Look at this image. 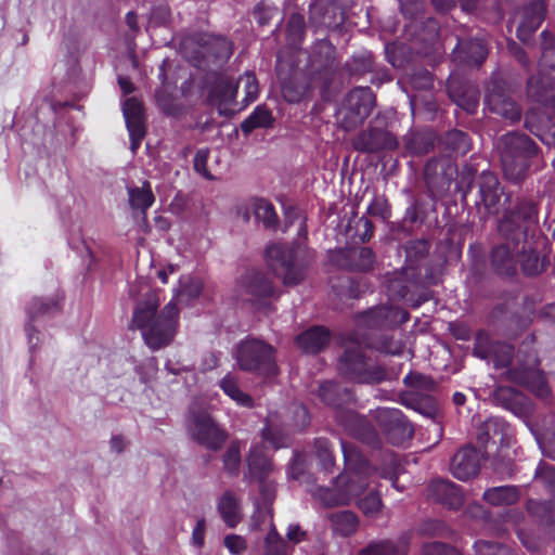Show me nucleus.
Here are the masks:
<instances>
[{"label":"nucleus","instance_id":"obj_54","mask_svg":"<svg viewBox=\"0 0 555 555\" xmlns=\"http://www.w3.org/2000/svg\"><path fill=\"white\" fill-rule=\"evenodd\" d=\"M401 464L396 455H387L384 465L379 468V476L392 482V486L398 488L397 479L401 472Z\"/></svg>","mask_w":555,"mask_h":555},{"label":"nucleus","instance_id":"obj_52","mask_svg":"<svg viewBox=\"0 0 555 555\" xmlns=\"http://www.w3.org/2000/svg\"><path fill=\"white\" fill-rule=\"evenodd\" d=\"M418 532L422 535L446 538L451 534V529L441 520L428 519L420 525Z\"/></svg>","mask_w":555,"mask_h":555},{"label":"nucleus","instance_id":"obj_46","mask_svg":"<svg viewBox=\"0 0 555 555\" xmlns=\"http://www.w3.org/2000/svg\"><path fill=\"white\" fill-rule=\"evenodd\" d=\"M203 282L197 276H184L180 280V288L177 294L179 301H190L197 298L203 291Z\"/></svg>","mask_w":555,"mask_h":555},{"label":"nucleus","instance_id":"obj_27","mask_svg":"<svg viewBox=\"0 0 555 555\" xmlns=\"http://www.w3.org/2000/svg\"><path fill=\"white\" fill-rule=\"evenodd\" d=\"M237 86L224 75L217 77L210 90V100L221 115H231L240 109L235 102Z\"/></svg>","mask_w":555,"mask_h":555},{"label":"nucleus","instance_id":"obj_10","mask_svg":"<svg viewBox=\"0 0 555 555\" xmlns=\"http://www.w3.org/2000/svg\"><path fill=\"white\" fill-rule=\"evenodd\" d=\"M361 336L354 333L350 344L346 346L339 359L338 370L347 378L365 384H378L386 379V371L363 350Z\"/></svg>","mask_w":555,"mask_h":555},{"label":"nucleus","instance_id":"obj_61","mask_svg":"<svg viewBox=\"0 0 555 555\" xmlns=\"http://www.w3.org/2000/svg\"><path fill=\"white\" fill-rule=\"evenodd\" d=\"M373 68V57L370 52H360L352 59L351 70L358 74L371 72Z\"/></svg>","mask_w":555,"mask_h":555},{"label":"nucleus","instance_id":"obj_18","mask_svg":"<svg viewBox=\"0 0 555 555\" xmlns=\"http://www.w3.org/2000/svg\"><path fill=\"white\" fill-rule=\"evenodd\" d=\"M352 0H314L310 5V22L318 28L335 27L344 22L345 10Z\"/></svg>","mask_w":555,"mask_h":555},{"label":"nucleus","instance_id":"obj_29","mask_svg":"<svg viewBox=\"0 0 555 555\" xmlns=\"http://www.w3.org/2000/svg\"><path fill=\"white\" fill-rule=\"evenodd\" d=\"M546 7L542 1H534L524 7L516 28L517 38L527 42L545 18Z\"/></svg>","mask_w":555,"mask_h":555},{"label":"nucleus","instance_id":"obj_11","mask_svg":"<svg viewBox=\"0 0 555 555\" xmlns=\"http://www.w3.org/2000/svg\"><path fill=\"white\" fill-rule=\"evenodd\" d=\"M234 357L244 372L264 378L274 377L279 373L276 350L262 339L246 337L236 345Z\"/></svg>","mask_w":555,"mask_h":555},{"label":"nucleus","instance_id":"obj_12","mask_svg":"<svg viewBox=\"0 0 555 555\" xmlns=\"http://www.w3.org/2000/svg\"><path fill=\"white\" fill-rule=\"evenodd\" d=\"M541 39L542 54L539 62L540 74L531 76L528 79L527 95L534 102L552 107L555 118V88L552 85V78L542 73L546 67H555V64L552 62L554 55V38L544 30L541 34Z\"/></svg>","mask_w":555,"mask_h":555},{"label":"nucleus","instance_id":"obj_41","mask_svg":"<svg viewBox=\"0 0 555 555\" xmlns=\"http://www.w3.org/2000/svg\"><path fill=\"white\" fill-rule=\"evenodd\" d=\"M335 532L340 535L348 537L356 532L359 519L357 515L351 511H340L330 515Z\"/></svg>","mask_w":555,"mask_h":555},{"label":"nucleus","instance_id":"obj_1","mask_svg":"<svg viewBox=\"0 0 555 555\" xmlns=\"http://www.w3.org/2000/svg\"><path fill=\"white\" fill-rule=\"evenodd\" d=\"M509 202L498 230L503 241L512 242L517 250V266L527 275H538L546 267L547 240L537 232L538 211L528 199L517 198L512 203L508 195L503 204Z\"/></svg>","mask_w":555,"mask_h":555},{"label":"nucleus","instance_id":"obj_22","mask_svg":"<svg viewBox=\"0 0 555 555\" xmlns=\"http://www.w3.org/2000/svg\"><path fill=\"white\" fill-rule=\"evenodd\" d=\"M122 113L131 140V151L135 153L145 137V118L142 103L135 98H128L122 104Z\"/></svg>","mask_w":555,"mask_h":555},{"label":"nucleus","instance_id":"obj_25","mask_svg":"<svg viewBox=\"0 0 555 555\" xmlns=\"http://www.w3.org/2000/svg\"><path fill=\"white\" fill-rule=\"evenodd\" d=\"M512 439L513 429L501 417H490L478 427L477 440L485 448L490 443L496 447H507Z\"/></svg>","mask_w":555,"mask_h":555},{"label":"nucleus","instance_id":"obj_34","mask_svg":"<svg viewBox=\"0 0 555 555\" xmlns=\"http://www.w3.org/2000/svg\"><path fill=\"white\" fill-rule=\"evenodd\" d=\"M409 541L408 534L400 538L398 545L390 540L372 541L359 552V555H406Z\"/></svg>","mask_w":555,"mask_h":555},{"label":"nucleus","instance_id":"obj_38","mask_svg":"<svg viewBox=\"0 0 555 555\" xmlns=\"http://www.w3.org/2000/svg\"><path fill=\"white\" fill-rule=\"evenodd\" d=\"M219 387L237 405L248 409L254 406V399L240 388L237 379L232 374H227L223 378H221L219 382Z\"/></svg>","mask_w":555,"mask_h":555},{"label":"nucleus","instance_id":"obj_26","mask_svg":"<svg viewBox=\"0 0 555 555\" xmlns=\"http://www.w3.org/2000/svg\"><path fill=\"white\" fill-rule=\"evenodd\" d=\"M477 184L480 198L477 205H483L488 214H498L502 206L501 197L504 195L498 177L490 171H482Z\"/></svg>","mask_w":555,"mask_h":555},{"label":"nucleus","instance_id":"obj_56","mask_svg":"<svg viewBox=\"0 0 555 555\" xmlns=\"http://www.w3.org/2000/svg\"><path fill=\"white\" fill-rule=\"evenodd\" d=\"M240 463H241L240 444L237 442H232L223 455L224 469L229 474L235 475L238 470Z\"/></svg>","mask_w":555,"mask_h":555},{"label":"nucleus","instance_id":"obj_3","mask_svg":"<svg viewBox=\"0 0 555 555\" xmlns=\"http://www.w3.org/2000/svg\"><path fill=\"white\" fill-rule=\"evenodd\" d=\"M430 243L425 238L409 241L404 247L405 266L397 276L389 280L387 291L392 300H402L413 308L430 299L428 285L436 283L425 264Z\"/></svg>","mask_w":555,"mask_h":555},{"label":"nucleus","instance_id":"obj_14","mask_svg":"<svg viewBox=\"0 0 555 555\" xmlns=\"http://www.w3.org/2000/svg\"><path fill=\"white\" fill-rule=\"evenodd\" d=\"M374 104L375 95L369 87L352 89L338 109L341 127L347 131L356 129L369 117Z\"/></svg>","mask_w":555,"mask_h":555},{"label":"nucleus","instance_id":"obj_19","mask_svg":"<svg viewBox=\"0 0 555 555\" xmlns=\"http://www.w3.org/2000/svg\"><path fill=\"white\" fill-rule=\"evenodd\" d=\"M330 261L340 269L369 271L373 268L375 256L369 247H351L331 251Z\"/></svg>","mask_w":555,"mask_h":555},{"label":"nucleus","instance_id":"obj_21","mask_svg":"<svg viewBox=\"0 0 555 555\" xmlns=\"http://www.w3.org/2000/svg\"><path fill=\"white\" fill-rule=\"evenodd\" d=\"M240 292L245 300L260 302L274 296L272 282L260 271L249 270L240 280Z\"/></svg>","mask_w":555,"mask_h":555},{"label":"nucleus","instance_id":"obj_31","mask_svg":"<svg viewBox=\"0 0 555 555\" xmlns=\"http://www.w3.org/2000/svg\"><path fill=\"white\" fill-rule=\"evenodd\" d=\"M480 468L479 454L475 448L465 447L459 450L451 461V472L459 480L475 477Z\"/></svg>","mask_w":555,"mask_h":555},{"label":"nucleus","instance_id":"obj_16","mask_svg":"<svg viewBox=\"0 0 555 555\" xmlns=\"http://www.w3.org/2000/svg\"><path fill=\"white\" fill-rule=\"evenodd\" d=\"M485 105L490 112L500 115L511 122L520 119L521 109L511 98L507 85L502 78H491L487 85Z\"/></svg>","mask_w":555,"mask_h":555},{"label":"nucleus","instance_id":"obj_15","mask_svg":"<svg viewBox=\"0 0 555 555\" xmlns=\"http://www.w3.org/2000/svg\"><path fill=\"white\" fill-rule=\"evenodd\" d=\"M196 54L195 66L216 73L231 56L232 47L224 37L207 34L201 37Z\"/></svg>","mask_w":555,"mask_h":555},{"label":"nucleus","instance_id":"obj_7","mask_svg":"<svg viewBox=\"0 0 555 555\" xmlns=\"http://www.w3.org/2000/svg\"><path fill=\"white\" fill-rule=\"evenodd\" d=\"M409 313L393 306L374 307L358 317L357 335L361 336L363 344L376 348L387 354L398 356L403 352L401 340L388 335H377L376 331L392 330L409 320Z\"/></svg>","mask_w":555,"mask_h":555},{"label":"nucleus","instance_id":"obj_28","mask_svg":"<svg viewBox=\"0 0 555 555\" xmlns=\"http://www.w3.org/2000/svg\"><path fill=\"white\" fill-rule=\"evenodd\" d=\"M454 61L466 65L479 66L488 55V47L483 38L457 39V44L452 51Z\"/></svg>","mask_w":555,"mask_h":555},{"label":"nucleus","instance_id":"obj_6","mask_svg":"<svg viewBox=\"0 0 555 555\" xmlns=\"http://www.w3.org/2000/svg\"><path fill=\"white\" fill-rule=\"evenodd\" d=\"M297 225V238L291 248L283 244H273L266 250L271 270L283 280L285 285H296L305 276V269L313 258V254L305 244L307 238L306 217L294 212V220L286 221V227Z\"/></svg>","mask_w":555,"mask_h":555},{"label":"nucleus","instance_id":"obj_60","mask_svg":"<svg viewBox=\"0 0 555 555\" xmlns=\"http://www.w3.org/2000/svg\"><path fill=\"white\" fill-rule=\"evenodd\" d=\"M367 214L379 217L384 220L390 217V209L387 199L384 196H375L367 207Z\"/></svg>","mask_w":555,"mask_h":555},{"label":"nucleus","instance_id":"obj_62","mask_svg":"<svg viewBox=\"0 0 555 555\" xmlns=\"http://www.w3.org/2000/svg\"><path fill=\"white\" fill-rule=\"evenodd\" d=\"M439 36V23L434 18H428L425 23L422 33L417 35L420 40L433 44Z\"/></svg>","mask_w":555,"mask_h":555},{"label":"nucleus","instance_id":"obj_58","mask_svg":"<svg viewBox=\"0 0 555 555\" xmlns=\"http://www.w3.org/2000/svg\"><path fill=\"white\" fill-rule=\"evenodd\" d=\"M358 507L366 516H375L382 507V500L378 493L371 492L358 502Z\"/></svg>","mask_w":555,"mask_h":555},{"label":"nucleus","instance_id":"obj_43","mask_svg":"<svg viewBox=\"0 0 555 555\" xmlns=\"http://www.w3.org/2000/svg\"><path fill=\"white\" fill-rule=\"evenodd\" d=\"M273 118L270 111L262 106H257L249 117L242 122L241 129L244 133L248 134L256 128L270 127Z\"/></svg>","mask_w":555,"mask_h":555},{"label":"nucleus","instance_id":"obj_57","mask_svg":"<svg viewBox=\"0 0 555 555\" xmlns=\"http://www.w3.org/2000/svg\"><path fill=\"white\" fill-rule=\"evenodd\" d=\"M266 555H287L288 547L275 529H272L268 533L266 538Z\"/></svg>","mask_w":555,"mask_h":555},{"label":"nucleus","instance_id":"obj_63","mask_svg":"<svg viewBox=\"0 0 555 555\" xmlns=\"http://www.w3.org/2000/svg\"><path fill=\"white\" fill-rule=\"evenodd\" d=\"M411 82L417 89H429L433 87V76L426 69H418L412 74Z\"/></svg>","mask_w":555,"mask_h":555},{"label":"nucleus","instance_id":"obj_5","mask_svg":"<svg viewBox=\"0 0 555 555\" xmlns=\"http://www.w3.org/2000/svg\"><path fill=\"white\" fill-rule=\"evenodd\" d=\"M345 473L332 487H318L312 494L325 506L347 505L369 487L372 468L356 446L341 441Z\"/></svg>","mask_w":555,"mask_h":555},{"label":"nucleus","instance_id":"obj_51","mask_svg":"<svg viewBox=\"0 0 555 555\" xmlns=\"http://www.w3.org/2000/svg\"><path fill=\"white\" fill-rule=\"evenodd\" d=\"M495 399L501 401L506 409L513 412H516V405L521 404L525 401L524 396L509 387L498 388L495 391Z\"/></svg>","mask_w":555,"mask_h":555},{"label":"nucleus","instance_id":"obj_55","mask_svg":"<svg viewBox=\"0 0 555 555\" xmlns=\"http://www.w3.org/2000/svg\"><path fill=\"white\" fill-rule=\"evenodd\" d=\"M237 88L243 86L245 92V106L249 103L254 102L258 95V82L253 73H245L242 77H240L237 83L235 85Z\"/></svg>","mask_w":555,"mask_h":555},{"label":"nucleus","instance_id":"obj_42","mask_svg":"<svg viewBox=\"0 0 555 555\" xmlns=\"http://www.w3.org/2000/svg\"><path fill=\"white\" fill-rule=\"evenodd\" d=\"M442 144L446 150L456 155H465L469 152L472 145L468 134L456 129L444 134Z\"/></svg>","mask_w":555,"mask_h":555},{"label":"nucleus","instance_id":"obj_9","mask_svg":"<svg viewBox=\"0 0 555 555\" xmlns=\"http://www.w3.org/2000/svg\"><path fill=\"white\" fill-rule=\"evenodd\" d=\"M496 147L505 179L513 183L524 181L538 145L525 133L509 132L498 140Z\"/></svg>","mask_w":555,"mask_h":555},{"label":"nucleus","instance_id":"obj_32","mask_svg":"<svg viewBox=\"0 0 555 555\" xmlns=\"http://www.w3.org/2000/svg\"><path fill=\"white\" fill-rule=\"evenodd\" d=\"M491 263L498 274L514 275L517 271V250L514 249L513 243L504 241L494 246L491 253Z\"/></svg>","mask_w":555,"mask_h":555},{"label":"nucleus","instance_id":"obj_35","mask_svg":"<svg viewBox=\"0 0 555 555\" xmlns=\"http://www.w3.org/2000/svg\"><path fill=\"white\" fill-rule=\"evenodd\" d=\"M248 474L250 478L262 479L270 476L273 466L266 456L262 446H254L247 457Z\"/></svg>","mask_w":555,"mask_h":555},{"label":"nucleus","instance_id":"obj_37","mask_svg":"<svg viewBox=\"0 0 555 555\" xmlns=\"http://www.w3.org/2000/svg\"><path fill=\"white\" fill-rule=\"evenodd\" d=\"M330 341V333L322 326H314L297 337V344L306 352L315 353L322 350Z\"/></svg>","mask_w":555,"mask_h":555},{"label":"nucleus","instance_id":"obj_64","mask_svg":"<svg viewBox=\"0 0 555 555\" xmlns=\"http://www.w3.org/2000/svg\"><path fill=\"white\" fill-rule=\"evenodd\" d=\"M224 546L233 555H241L246 550V542L241 535L229 534L224 538Z\"/></svg>","mask_w":555,"mask_h":555},{"label":"nucleus","instance_id":"obj_36","mask_svg":"<svg viewBox=\"0 0 555 555\" xmlns=\"http://www.w3.org/2000/svg\"><path fill=\"white\" fill-rule=\"evenodd\" d=\"M520 498L516 486H499L487 489L482 499L492 506H508L518 502Z\"/></svg>","mask_w":555,"mask_h":555},{"label":"nucleus","instance_id":"obj_23","mask_svg":"<svg viewBox=\"0 0 555 555\" xmlns=\"http://www.w3.org/2000/svg\"><path fill=\"white\" fill-rule=\"evenodd\" d=\"M27 322L25 332L28 339L29 349L33 351L40 343V333L36 330L34 323L40 317L53 315L59 311V302L55 299L34 298L27 306Z\"/></svg>","mask_w":555,"mask_h":555},{"label":"nucleus","instance_id":"obj_59","mask_svg":"<svg viewBox=\"0 0 555 555\" xmlns=\"http://www.w3.org/2000/svg\"><path fill=\"white\" fill-rule=\"evenodd\" d=\"M421 555H461V553L446 543L430 542L423 545Z\"/></svg>","mask_w":555,"mask_h":555},{"label":"nucleus","instance_id":"obj_30","mask_svg":"<svg viewBox=\"0 0 555 555\" xmlns=\"http://www.w3.org/2000/svg\"><path fill=\"white\" fill-rule=\"evenodd\" d=\"M448 92L451 100L467 113L473 114L476 111L479 90L474 83L452 77L448 81Z\"/></svg>","mask_w":555,"mask_h":555},{"label":"nucleus","instance_id":"obj_4","mask_svg":"<svg viewBox=\"0 0 555 555\" xmlns=\"http://www.w3.org/2000/svg\"><path fill=\"white\" fill-rule=\"evenodd\" d=\"M159 304L158 292L149 291L138 300L132 314V325L141 331L145 344L152 350L168 346L178 326L179 310L173 300L160 311H158Z\"/></svg>","mask_w":555,"mask_h":555},{"label":"nucleus","instance_id":"obj_2","mask_svg":"<svg viewBox=\"0 0 555 555\" xmlns=\"http://www.w3.org/2000/svg\"><path fill=\"white\" fill-rule=\"evenodd\" d=\"M482 360L492 362L494 367H507L506 377L515 384L524 386L535 396L544 398L550 390L543 373L539 370L537 353L524 345L515 358L513 347L508 344L492 341L485 332H479L473 350Z\"/></svg>","mask_w":555,"mask_h":555},{"label":"nucleus","instance_id":"obj_40","mask_svg":"<svg viewBox=\"0 0 555 555\" xmlns=\"http://www.w3.org/2000/svg\"><path fill=\"white\" fill-rule=\"evenodd\" d=\"M218 511L223 521L231 528L235 527L241 520L238 502L230 491L224 492L220 498Z\"/></svg>","mask_w":555,"mask_h":555},{"label":"nucleus","instance_id":"obj_47","mask_svg":"<svg viewBox=\"0 0 555 555\" xmlns=\"http://www.w3.org/2000/svg\"><path fill=\"white\" fill-rule=\"evenodd\" d=\"M305 34V18L299 13L289 16L286 27L287 41L291 46L297 47Z\"/></svg>","mask_w":555,"mask_h":555},{"label":"nucleus","instance_id":"obj_13","mask_svg":"<svg viewBox=\"0 0 555 555\" xmlns=\"http://www.w3.org/2000/svg\"><path fill=\"white\" fill-rule=\"evenodd\" d=\"M185 426L190 437L207 449L217 451L223 446L227 435L198 403L193 402L188 411Z\"/></svg>","mask_w":555,"mask_h":555},{"label":"nucleus","instance_id":"obj_20","mask_svg":"<svg viewBox=\"0 0 555 555\" xmlns=\"http://www.w3.org/2000/svg\"><path fill=\"white\" fill-rule=\"evenodd\" d=\"M354 150L362 153H378L397 149V139L387 130L371 127L359 132L352 140Z\"/></svg>","mask_w":555,"mask_h":555},{"label":"nucleus","instance_id":"obj_17","mask_svg":"<svg viewBox=\"0 0 555 555\" xmlns=\"http://www.w3.org/2000/svg\"><path fill=\"white\" fill-rule=\"evenodd\" d=\"M375 420L392 444H401L413 436V427L398 409L382 408L376 411Z\"/></svg>","mask_w":555,"mask_h":555},{"label":"nucleus","instance_id":"obj_48","mask_svg":"<svg viewBox=\"0 0 555 555\" xmlns=\"http://www.w3.org/2000/svg\"><path fill=\"white\" fill-rule=\"evenodd\" d=\"M534 481L555 496V468L553 466L541 462L535 469Z\"/></svg>","mask_w":555,"mask_h":555},{"label":"nucleus","instance_id":"obj_45","mask_svg":"<svg viewBox=\"0 0 555 555\" xmlns=\"http://www.w3.org/2000/svg\"><path fill=\"white\" fill-rule=\"evenodd\" d=\"M527 511L530 515L538 518L547 526L555 521L554 502L530 500L527 503Z\"/></svg>","mask_w":555,"mask_h":555},{"label":"nucleus","instance_id":"obj_44","mask_svg":"<svg viewBox=\"0 0 555 555\" xmlns=\"http://www.w3.org/2000/svg\"><path fill=\"white\" fill-rule=\"evenodd\" d=\"M129 203L133 209H139L142 212L152 206L154 203V195L151 191L150 184L145 183L141 188H129L128 189Z\"/></svg>","mask_w":555,"mask_h":555},{"label":"nucleus","instance_id":"obj_24","mask_svg":"<svg viewBox=\"0 0 555 555\" xmlns=\"http://www.w3.org/2000/svg\"><path fill=\"white\" fill-rule=\"evenodd\" d=\"M427 496L453 511L464 505V493L460 486L447 479H434L427 486Z\"/></svg>","mask_w":555,"mask_h":555},{"label":"nucleus","instance_id":"obj_53","mask_svg":"<svg viewBox=\"0 0 555 555\" xmlns=\"http://www.w3.org/2000/svg\"><path fill=\"white\" fill-rule=\"evenodd\" d=\"M474 550L475 555H514L508 546L486 540L475 542Z\"/></svg>","mask_w":555,"mask_h":555},{"label":"nucleus","instance_id":"obj_49","mask_svg":"<svg viewBox=\"0 0 555 555\" xmlns=\"http://www.w3.org/2000/svg\"><path fill=\"white\" fill-rule=\"evenodd\" d=\"M403 382L408 387L412 388L416 393L421 395L433 391L436 387V384L431 377L417 372H411L408 374Z\"/></svg>","mask_w":555,"mask_h":555},{"label":"nucleus","instance_id":"obj_33","mask_svg":"<svg viewBox=\"0 0 555 555\" xmlns=\"http://www.w3.org/2000/svg\"><path fill=\"white\" fill-rule=\"evenodd\" d=\"M280 80L282 95L289 103L300 102L309 92L308 79L299 72H293L287 78L280 76Z\"/></svg>","mask_w":555,"mask_h":555},{"label":"nucleus","instance_id":"obj_39","mask_svg":"<svg viewBox=\"0 0 555 555\" xmlns=\"http://www.w3.org/2000/svg\"><path fill=\"white\" fill-rule=\"evenodd\" d=\"M250 209L258 222L268 229H274L278 224V215L272 203L264 198H254L250 202Z\"/></svg>","mask_w":555,"mask_h":555},{"label":"nucleus","instance_id":"obj_50","mask_svg":"<svg viewBox=\"0 0 555 555\" xmlns=\"http://www.w3.org/2000/svg\"><path fill=\"white\" fill-rule=\"evenodd\" d=\"M314 453L321 467L325 472H330L334 466V457L332 447L326 438H318L314 442Z\"/></svg>","mask_w":555,"mask_h":555},{"label":"nucleus","instance_id":"obj_8","mask_svg":"<svg viewBox=\"0 0 555 555\" xmlns=\"http://www.w3.org/2000/svg\"><path fill=\"white\" fill-rule=\"evenodd\" d=\"M318 396L325 404L335 409V417L338 424L350 436L371 446L378 443L377 433L369 421L352 409L344 408L345 404L353 401V396L349 388L327 380L319 386Z\"/></svg>","mask_w":555,"mask_h":555}]
</instances>
